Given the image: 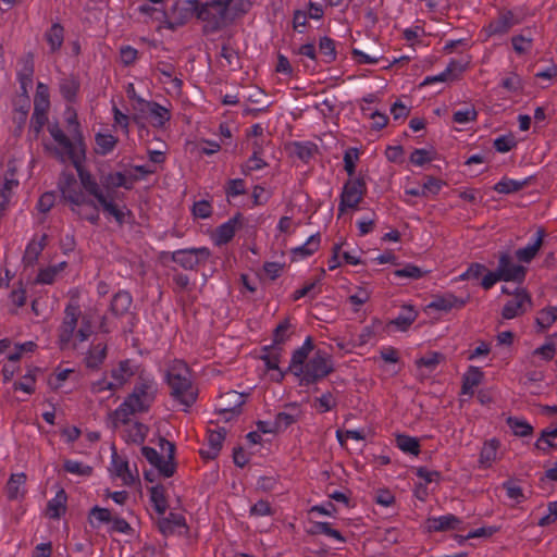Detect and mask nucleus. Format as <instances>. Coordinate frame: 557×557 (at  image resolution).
Here are the masks:
<instances>
[{"label":"nucleus","mask_w":557,"mask_h":557,"mask_svg":"<svg viewBox=\"0 0 557 557\" xmlns=\"http://www.w3.org/2000/svg\"><path fill=\"white\" fill-rule=\"evenodd\" d=\"M500 86L511 94H520L523 90V79L517 73H510L500 81Z\"/></svg>","instance_id":"obj_61"},{"label":"nucleus","mask_w":557,"mask_h":557,"mask_svg":"<svg viewBox=\"0 0 557 557\" xmlns=\"http://www.w3.org/2000/svg\"><path fill=\"white\" fill-rule=\"evenodd\" d=\"M75 374L74 369L58 367L49 377V386L52 389H60L63 387L64 382Z\"/></svg>","instance_id":"obj_52"},{"label":"nucleus","mask_w":557,"mask_h":557,"mask_svg":"<svg viewBox=\"0 0 557 557\" xmlns=\"http://www.w3.org/2000/svg\"><path fill=\"white\" fill-rule=\"evenodd\" d=\"M26 475L24 473H13L5 486L7 497L10 500H17L25 495Z\"/></svg>","instance_id":"obj_32"},{"label":"nucleus","mask_w":557,"mask_h":557,"mask_svg":"<svg viewBox=\"0 0 557 557\" xmlns=\"http://www.w3.org/2000/svg\"><path fill=\"white\" fill-rule=\"evenodd\" d=\"M37 372V368H29L18 381L13 383V389L22 391L29 395L33 394L35 392Z\"/></svg>","instance_id":"obj_46"},{"label":"nucleus","mask_w":557,"mask_h":557,"mask_svg":"<svg viewBox=\"0 0 557 557\" xmlns=\"http://www.w3.org/2000/svg\"><path fill=\"white\" fill-rule=\"evenodd\" d=\"M115 474L121 478L125 484H132L135 481V476L129 470L127 461L122 459L113 458L112 460Z\"/></svg>","instance_id":"obj_63"},{"label":"nucleus","mask_w":557,"mask_h":557,"mask_svg":"<svg viewBox=\"0 0 557 557\" xmlns=\"http://www.w3.org/2000/svg\"><path fill=\"white\" fill-rule=\"evenodd\" d=\"M544 236L545 232L543 230H537L530 238L529 243L516 251L517 259L525 263L531 262L542 247Z\"/></svg>","instance_id":"obj_22"},{"label":"nucleus","mask_w":557,"mask_h":557,"mask_svg":"<svg viewBox=\"0 0 557 557\" xmlns=\"http://www.w3.org/2000/svg\"><path fill=\"white\" fill-rule=\"evenodd\" d=\"M242 214L238 213L219 225L212 234L214 245L220 247L228 244L242 227Z\"/></svg>","instance_id":"obj_17"},{"label":"nucleus","mask_w":557,"mask_h":557,"mask_svg":"<svg viewBox=\"0 0 557 557\" xmlns=\"http://www.w3.org/2000/svg\"><path fill=\"white\" fill-rule=\"evenodd\" d=\"M496 272L503 282L521 283L525 277V268L516 264L512 257L507 252H502L499 255Z\"/></svg>","instance_id":"obj_14"},{"label":"nucleus","mask_w":557,"mask_h":557,"mask_svg":"<svg viewBox=\"0 0 557 557\" xmlns=\"http://www.w3.org/2000/svg\"><path fill=\"white\" fill-rule=\"evenodd\" d=\"M48 236L46 234H36L27 244L24 256L23 263L25 267H34L42 250L47 246Z\"/></svg>","instance_id":"obj_20"},{"label":"nucleus","mask_w":557,"mask_h":557,"mask_svg":"<svg viewBox=\"0 0 557 557\" xmlns=\"http://www.w3.org/2000/svg\"><path fill=\"white\" fill-rule=\"evenodd\" d=\"M66 268V261L42 267L38 270L34 283L41 285H52Z\"/></svg>","instance_id":"obj_27"},{"label":"nucleus","mask_w":557,"mask_h":557,"mask_svg":"<svg viewBox=\"0 0 557 557\" xmlns=\"http://www.w3.org/2000/svg\"><path fill=\"white\" fill-rule=\"evenodd\" d=\"M478 119V111L473 106H466L458 109L453 114V121L457 124L466 125Z\"/></svg>","instance_id":"obj_58"},{"label":"nucleus","mask_w":557,"mask_h":557,"mask_svg":"<svg viewBox=\"0 0 557 557\" xmlns=\"http://www.w3.org/2000/svg\"><path fill=\"white\" fill-rule=\"evenodd\" d=\"M462 520L455 515L447 513L428 519V528L433 532H445L450 530H459Z\"/></svg>","instance_id":"obj_24"},{"label":"nucleus","mask_w":557,"mask_h":557,"mask_svg":"<svg viewBox=\"0 0 557 557\" xmlns=\"http://www.w3.org/2000/svg\"><path fill=\"white\" fill-rule=\"evenodd\" d=\"M143 108L148 112L153 127L162 128L171 119V111L156 101L145 102Z\"/></svg>","instance_id":"obj_25"},{"label":"nucleus","mask_w":557,"mask_h":557,"mask_svg":"<svg viewBox=\"0 0 557 557\" xmlns=\"http://www.w3.org/2000/svg\"><path fill=\"white\" fill-rule=\"evenodd\" d=\"M321 236L319 233L310 235L307 240L290 250L293 261H301L311 257L320 247Z\"/></svg>","instance_id":"obj_26"},{"label":"nucleus","mask_w":557,"mask_h":557,"mask_svg":"<svg viewBox=\"0 0 557 557\" xmlns=\"http://www.w3.org/2000/svg\"><path fill=\"white\" fill-rule=\"evenodd\" d=\"M211 258V250L207 247H193L177 249L171 252V260L184 270H196Z\"/></svg>","instance_id":"obj_12"},{"label":"nucleus","mask_w":557,"mask_h":557,"mask_svg":"<svg viewBox=\"0 0 557 557\" xmlns=\"http://www.w3.org/2000/svg\"><path fill=\"white\" fill-rule=\"evenodd\" d=\"M310 535L323 534L327 537L335 540L338 543H345V536L337 530L333 529L330 522L325 521H313L310 529L307 530Z\"/></svg>","instance_id":"obj_36"},{"label":"nucleus","mask_w":557,"mask_h":557,"mask_svg":"<svg viewBox=\"0 0 557 557\" xmlns=\"http://www.w3.org/2000/svg\"><path fill=\"white\" fill-rule=\"evenodd\" d=\"M367 183L363 177L348 178L342 188L338 203L339 214L345 213L347 210H355L362 202L367 194Z\"/></svg>","instance_id":"obj_11"},{"label":"nucleus","mask_w":557,"mask_h":557,"mask_svg":"<svg viewBox=\"0 0 557 557\" xmlns=\"http://www.w3.org/2000/svg\"><path fill=\"white\" fill-rule=\"evenodd\" d=\"M208 450H202V456L206 458H215L222 448L225 440V430H214L208 433Z\"/></svg>","instance_id":"obj_41"},{"label":"nucleus","mask_w":557,"mask_h":557,"mask_svg":"<svg viewBox=\"0 0 557 557\" xmlns=\"http://www.w3.org/2000/svg\"><path fill=\"white\" fill-rule=\"evenodd\" d=\"M50 109V95H49V87L38 82L36 94L34 97V110H40V111H49Z\"/></svg>","instance_id":"obj_49"},{"label":"nucleus","mask_w":557,"mask_h":557,"mask_svg":"<svg viewBox=\"0 0 557 557\" xmlns=\"http://www.w3.org/2000/svg\"><path fill=\"white\" fill-rule=\"evenodd\" d=\"M67 496L64 490H59L54 497L48 500L46 515L49 519L58 520L66 511Z\"/></svg>","instance_id":"obj_31"},{"label":"nucleus","mask_w":557,"mask_h":557,"mask_svg":"<svg viewBox=\"0 0 557 557\" xmlns=\"http://www.w3.org/2000/svg\"><path fill=\"white\" fill-rule=\"evenodd\" d=\"M249 9L246 0H197V20L202 23L205 34H215Z\"/></svg>","instance_id":"obj_3"},{"label":"nucleus","mask_w":557,"mask_h":557,"mask_svg":"<svg viewBox=\"0 0 557 557\" xmlns=\"http://www.w3.org/2000/svg\"><path fill=\"white\" fill-rule=\"evenodd\" d=\"M161 449L166 456L160 455L154 448L143 446L140 448L141 456L159 471L164 478H170L175 472L174 454L175 445L164 438H160Z\"/></svg>","instance_id":"obj_9"},{"label":"nucleus","mask_w":557,"mask_h":557,"mask_svg":"<svg viewBox=\"0 0 557 557\" xmlns=\"http://www.w3.org/2000/svg\"><path fill=\"white\" fill-rule=\"evenodd\" d=\"M94 334V319L83 313L79 305L70 301L63 311L57 331V343L61 350H77Z\"/></svg>","instance_id":"obj_2"},{"label":"nucleus","mask_w":557,"mask_h":557,"mask_svg":"<svg viewBox=\"0 0 557 557\" xmlns=\"http://www.w3.org/2000/svg\"><path fill=\"white\" fill-rule=\"evenodd\" d=\"M112 519L111 512L107 508L95 506L90 509L88 521L91 528L97 529L102 523H110Z\"/></svg>","instance_id":"obj_51"},{"label":"nucleus","mask_w":557,"mask_h":557,"mask_svg":"<svg viewBox=\"0 0 557 557\" xmlns=\"http://www.w3.org/2000/svg\"><path fill=\"white\" fill-rule=\"evenodd\" d=\"M528 184V180L518 181L504 176L497 182L493 189L498 194L509 195L521 190Z\"/></svg>","instance_id":"obj_45"},{"label":"nucleus","mask_w":557,"mask_h":557,"mask_svg":"<svg viewBox=\"0 0 557 557\" xmlns=\"http://www.w3.org/2000/svg\"><path fill=\"white\" fill-rule=\"evenodd\" d=\"M531 307L532 299L529 293L523 288H516L512 297L504 305L502 317L506 320H512L525 313Z\"/></svg>","instance_id":"obj_13"},{"label":"nucleus","mask_w":557,"mask_h":557,"mask_svg":"<svg viewBox=\"0 0 557 557\" xmlns=\"http://www.w3.org/2000/svg\"><path fill=\"white\" fill-rule=\"evenodd\" d=\"M160 15L162 26L175 30L194 16L197 18V0H177L169 9L160 11Z\"/></svg>","instance_id":"obj_7"},{"label":"nucleus","mask_w":557,"mask_h":557,"mask_svg":"<svg viewBox=\"0 0 557 557\" xmlns=\"http://www.w3.org/2000/svg\"><path fill=\"white\" fill-rule=\"evenodd\" d=\"M535 448L543 454L557 449V425L542 431L541 436L535 442Z\"/></svg>","instance_id":"obj_37"},{"label":"nucleus","mask_w":557,"mask_h":557,"mask_svg":"<svg viewBox=\"0 0 557 557\" xmlns=\"http://www.w3.org/2000/svg\"><path fill=\"white\" fill-rule=\"evenodd\" d=\"M137 373L136 367L133 364V362L128 359L122 360L119 362L116 368H113L110 371L111 380L116 387V389H120L122 386H124L131 377H133Z\"/></svg>","instance_id":"obj_23"},{"label":"nucleus","mask_w":557,"mask_h":557,"mask_svg":"<svg viewBox=\"0 0 557 557\" xmlns=\"http://www.w3.org/2000/svg\"><path fill=\"white\" fill-rule=\"evenodd\" d=\"M499 440L493 437L484 442L479 457L480 467L488 469L498 459Z\"/></svg>","instance_id":"obj_28"},{"label":"nucleus","mask_w":557,"mask_h":557,"mask_svg":"<svg viewBox=\"0 0 557 557\" xmlns=\"http://www.w3.org/2000/svg\"><path fill=\"white\" fill-rule=\"evenodd\" d=\"M33 75L34 62L32 58H27L21 62L20 69L17 70L16 74L20 88L24 95H27L28 89L33 85Z\"/></svg>","instance_id":"obj_34"},{"label":"nucleus","mask_w":557,"mask_h":557,"mask_svg":"<svg viewBox=\"0 0 557 557\" xmlns=\"http://www.w3.org/2000/svg\"><path fill=\"white\" fill-rule=\"evenodd\" d=\"M63 469L67 473L78 475V476H87L92 471L91 467L85 465L82 461L74 460V459H66L63 462Z\"/></svg>","instance_id":"obj_60"},{"label":"nucleus","mask_w":557,"mask_h":557,"mask_svg":"<svg viewBox=\"0 0 557 557\" xmlns=\"http://www.w3.org/2000/svg\"><path fill=\"white\" fill-rule=\"evenodd\" d=\"M395 445L404 454L418 456L420 454V442L417 437L399 433L395 435Z\"/></svg>","instance_id":"obj_40"},{"label":"nucleus","mask_w":557,"mask_h":557,"mask_svg":"<svg viewBox=\"0 0 557 557\" xmlns=\"http://www.w3.org/2000/svg\"><path fill=\"white\" fill-rule=\"evenodd\" d=\"M165 381L171 398L183 411H189L197 401L198 387L188 366L183 361L173 362L166 371Z\"/></svg>","instance_id":"obj_5"},{"label":"nucleus","mask_w":557,"mask_h":557,"mask_svg":"<svg viewBox=\"0 0 557 557\" xmlns=\"http://www.w3.org/2000/svg\"><path fill=\"white\" fill-rule=\"evenodd\" d=\"M557 321V306H549L540 310L536 314L535 322L540 330L549 329Z\"/></svg>","instance_id":"obj_48"},{"label":"nucleus","mask_w":557,"mask_h":557,"mask_svg":"<svg viewBox=\"0 0 557 557\" xmlns=\"http://www.w3.org/2000/svg\"><path fill=\"white\" fill-rule=\"evenodd\" d=\"M132 301L133 299L128 292L120 290L113 296L111 300L110 311L114 315H122L128 311Z\"/></svg>","instance_id":"obj_43"},{"label":"nucleus","mask_w":557,"mask_h":557,"mask_svg":"<svg viewBox=\"0 0 557 557\" xmlns=\"http://www.w3.org/2000/svg\"><path fill=\"white\" fill-rule=\"evenodd\" d=\"M299 413H292L286 411L278 412L274 418V429L276 433L285 431L287 428L297 422Z\"/></svg>","instance_id":"obj_59"},{"label":"nucleus","mask_w":557,"mask_h":557,"mask_svg":"<svg viewBox=\"0 0 557 557\" xmlns=\"http://www.w3.org/2000/svg\"><path fill=\"white\" fill-rule=\"evenodd\" d=\"M45 39L51 53L58 52L64 41V28L60 23H53L45 33Z\"/></svg>","instance_id":"obj_39"},{"label":"nucleus","mask_w":557,"mask_h":557,"mask_svg":"<svg viewBox=\"0 0 557 557\" xmlns=\"http://www.w3.org/2000/svg\"><path fill=\"white\" fill-rule=\"evenodd\" d=\"M503 490H505L506 495L509 499L513 500L516 504H521L525 500V496L523 494L522 488L516 484L512 480H507L503 483Z\"/></svg>","instance_id":"obj_64"},{"label":"nucleus","mask_w":557,"mask_h":557,"mask_svg":"<svg viewBox=\"0 0 557 557\" xmlns=\"http://www.w3.org/2000/svg\"><path fill=\"white\" fill-rule=\"evenodd\" d=\"M158 529L164 536L173 535L178 529H187L186 518L178 512H170L158 519Z\"/></svg>","instance_id":"obj_21"},{"label":"nucleus","mask_w":557,"mask_h":557,"mask_svg":"<svg viewBox=\"0 0 557 557\" xmlns=\"http://www.w3.org/2000/svg\"><path fill=\"white\" fill-rule=\"evenodd\" d=\"M294 148L297 158L304 162H309L318 150L317 145L311 141H296Z\"/></svg>","instance_id":"obj_57"},{"label":"nucleus","mask_w":557,"mask_h":557,"mask_svg":"<svg viewBox=\"0 0 557 557\" xmlns=\"http://www.w3.org/2000/svg\"><path fill=\"white\" fill-rule=\"evenodd\" d=\"M527 30L524 29L522 33L516 34L510 38L511 48L518 57L529 54L533 48L534 39L530 34H525Z\"/></svg>","instance_id":"obj_38"},{"label":"nucleus","mask_w":557,"mask_h":557,"mask_svg":"<svg viewBox=\"0 0 557 557\" xmlns=\"http://www.w3.org/2000/svg\"><path fill=\"white\" fill-rule=\"evenodd\" d=\"M445 360V356L437 351H430L426 355L416 360V366L419 370H425V372L432 373L436 370L438 364Z\"/></svg>","instance_id":"obj_44"},{"label":"nucleus","mask_w":557,"mask_h":557,"mask_svg":"<svg viewBox=\"0 0 557 557\" xmlns=\"http://www.w3.org/2000/svg\"><path fill=\"white\" fill-rule=\"evenodd\" d=\"M301 371L297 376L300 385L309 386L317 384L334 371L333 358L327 351L318 349L307 360Z\"/></svg>","instance_id":"obj_6"},{"label":"nucleus","mask_w":557,"mask_h":557,"mask_svg":"<svg viewBox=\"0 0 557 557\" xmlns=\"http://www.w3.org/2000/svg\"><path fill=\"white\" fill-rule=\"evenodd\" d=\"M158 393V383L151 373L141 371L132 393L124 401L112 412L114 425L127 424L131 417L137 413L146 412L153 404Z\"/></svg>","instance_id":"obj_4"},{"label":"nucleus","mask_w":557,"mask_h":557,"mask_svg":"<svg viewBox=\"0 0 557 557\" xmlns=\"http://www.w3.org/2000/svg\"><path fill=\"white\" fill-rule=\"evenodd\" d=\"M309 358V355H307L299 348L295 349L292 354L287 371L297 377L302 372L301 370L305 368L306 362Z\"/></svg>","instance_id":"obj_54"},{"label":"nucleus","mask_w":557,"mask_h":557,"mask_svg":"<svg viewBox=\"0 0 557 557\" xmlns=\"http://www.w3.org/2000/svg\"><path fill=\"white\" fill-rule=\"evenodd\" d=\"M483 376L484 374L479 367L470 366L462 375L461 394L472 397L474 388L481 384Z\"/></svg>","instance_id":"obj_30"},{"label":"nucleus","mask_w":557,"mask_h":557,"mask_svg":"<svg viewBox=\"0 0 557 557\" xmlns=\"http://www.w3.org/2000/svg\"><path fill=\"white\" fill-rule=\"evenodd\" d=\"M81 186L75 181H67L61 186L63 199L70 203L73 213L79 219L97 225L100 220L99 208L112 216L119 225L125 223V208L114 200L120 197L116 188L131 190L137 176L124 172H110L101 177L100 183L88 172L78 169Z\"/></svg>","instance_id":"obj_1"},{"label":"nucleus","mask_w":557,"mask_h":557,"mask_svg":"<svg viewBox=\"0 0 557 557\" xmlns=\"http://www.w3.org/2000/svg\"><path fill=\"white\" fill-rule=\"evenodd\" d=\"M59 89L66 102L74 103L78 98L81 82L75 75L62 77L59 82Z\"/></svg>","instance_id":"obj_29"},{"label":"nucleus","mask_w":557,"mask_h":557,"mask_svg":"<svg viewBox=\"0 0 557 557\" xmlns=\"http://www.w3.org/2000/svg\"><path fill=\"white\" fill-rule=\"evenodd\" d=\"M262 351L263 354L260 359L264 362L267 370L273 371L271 380L276 383L282 382L288 373L287 370L284 371L280 368L282 348L274 347V345H267L263 346Z\"/></svg>","instance_id":"obj_15"},{"label":"nucleus","mask_w":557,"mask_h":557,"mask_svg":"<svg viewBox=\"0 0 557 557\" xmlns=\"http://www.w3.org/2000/svg\"><path fill=\"white\" fill-rule=\"evenodd\" d=\"M150 500L156 509V511L163 516L168 509V500L165 497V492L162 486H153L150 490Z\"/></svg>","instance_id":"obj_53"},{"label":"nucleus","mask_w":557,"mask_h":557,"mask_svg":"<svg viewBox=\"0 0 557 557\" xmlns=\"http://www.w3.org/2000/svg\"><path fill=\"white\" fill-rule=\"evenodd\" d=\"M156 71H158L162 76L168 79H171L174 88L180 89L183 85L182 79L174 76L175 66L170 61H158L156 64Z\"/></svg>","instance_id":"obj_55"},{"label":"nucleus","mask_w":557,"mask_h":557,"mask_svg":"<svg viewBox=\"0 0 557 557\" xmlns=\"http://www.w3.org/2000/svg\"><path fill=\"white\" fill-rule=\"evenodd\" d=\"M49 133L58 144L57 154L62 162H71L77 170L84 159V148L82 141L79 145L73 143L58 125L49 126Z\"/></svg>","instance_id":"obj_10"},{"label":"nucleus","mask_w":557,"mask_h":557,"mask_svg":"<svg viewBox=\"0 0 557 557\" xmlns=\"http://www.w3.org/2000/svg\"><path fill=\"white\" fill-rule=\"evenodd\" d=\"M224 193L228 202H233L238 196L247 194L246 182L243 178H231L224 185Z\"/></svg>","instance_id":"obj_47"},{"label":"nucleus","mask_w":557,"mask_h":557,"mask_svg":"<svg viewBox=\"0 0 557 557\" xmlns=\"http://www.w3.org/2000/svg\"><path fill=\"white\" fill-rule=\"evenodd\" d=\"M337 406V398L331 392L323 393L320 397L314 399L313 407L320 413L329 412Z\"/></svg>","instance_id":"obj_56"},{"label":"nucleus","mask_w":557,"mask_h":557,"mask_svg":"<svg viewBox=\"0 0 557 557\" xmlns=\"http://www.w3.org/2000/svg\"><path fill=\"white\" fill-rule=\"evenodd\" d=\"M468 302V297H458L450 292L433 296L432 300L428 304L426 309L440 312H449L454 309H461Z\"/></svg>","instance_id":"obj_16"},{"label":"nucleus","mask_w":557,"mask_h":557,"mask_svg":"<svg viewBox=\"0 0 557 557\" xmlns=\"http://www.w3.org/2000/svg\"><path fill=\"white\" fill-rule=\"evenodd\" d=\"M465 69H466V66L463 64H461L459 61L451 60L448 63L447 67L442 73H440L437 75H433V76H426L423 79L422 85L430 86L435 83L447 82L448 79L453 78L455 72L461 73L465 71Z\"/></svg>","instance_id":"obj_35"},{"label":"nucleus","mask_w":557,"mask_h":557,"mask_svg":"<svg viewBox=\"0 0 557 557\" xmlns=\"http://www.w3.org/2000/svg\"><path fill=\"white\" fill-rule=\"evenodd\" d=\"M425 274V271H423L418 265H414L412 263H407L400 269H397L394 271L395 277L399 278H409V280H419L423 277Z\"/></svg>","instance_id":"obj_62"},{"label":"nucleus","mask_w":557,"mask_h":557,"mask_svg":"<svg viewBox=\"0 0 557 557\" xmlns=\"http://www.w3.org/2000/svg\"><path fill=\"white\" fill-rule=\"evenodd\" d=\"M243 404V394L236 391H230L220 397L216 404V410L224 414L225 420H230L233 416L240 412Z\"/></svg>","instance_id":"obj_18"},{"label":"nucleus","mask_w":557,"mask_h":557,"mask_svg":"<svg viewBox=\"0 0 557 557\" xmlns=\"http://www.w3.org/2000/svg\"><path fill=\"white\" fill-rule=\"evenodd\" d=\"M319 51L325 63H332L337 58L336 41L331 37L323 36L319 39Z\"/></svg>","instance_id":"obj_50"},{"label":"nucleus","mask_w":557,"mask_h":557,"mask_svg":"<svg viewBox=\"0 0 557 557\" xmlns=\"http://www.w3.org/2000/svg\"><path fill=\"white\" fill-rule=\"evenodd\" d=\"M417 318L418 311L410 305H404L398 315L393 319L389 324L396 326L398 331L405 332L417 320Z\"/></svg>","instance_id":"obj_33"},{"label":"nucleus","mask_w":557,"mask_h":557,"mask_svg":"<svg viewBox=\"0 0 557 557\" xmlns=\"http://www.w3.org/2000/svg\"><path fill=\"white\" fill-rule=\"evenodd\" d=\"M108 355L107 344L103 342L91 343L84 355L83 362L88 370H99Z\"/></svg>","instance_id":"obj_19"},{"label":"nucleus","mask_w":557,"mask_h":557,"mask_svg":"<svg viewBox=\"0 0 557 557\" xmlns=\"http://www.w3.org/2000/svg\"><path fill=\"white\" fill-rule=\"evenodd\" d=\"M95 144L96 153L107 156L114 150L117 144V138L110 133H97L95 136Z\"/></svg>","instance_id":"obj_42"},{"label":"nucleus","mask_w":557,"mask_h":557,"mask_svg":"<svg viewBox=\"0 0 557 557\" xmlns=\"http://www.w3.org/2000/svg\"><path fill=\"white\" fill-rule=\"evenodd\" d=\"M524 20L525 9L523 7L502 9L498 11L497 17L482 28V33L486 35V38L504 36L513 26L523 23Z\"/></svg>","instance_id":"obj_8"}]
</instances>
